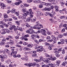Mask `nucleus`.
Instances as JSON below:
<instances>
[{"mask_svg": "<svg viewBox=\"0 0 67 67\" xmlns=\"http://www.w3.org/2000/svg\"><path fill=\"white\" fill-rule=\"evenodd\" d=\"M47 33L48 35H50L52 34V32H51L47 31Z\"/></svg>", "mask_w": 67, "mask_h": 67, "instance_id": "19", "label": "nucleus"}, {"mask_svg": "<svg viewBox=\"0 0 67 67\" xmlns=\"http://www.w3.org/2000/svg\"><path fill=\"white\" fill-rule=\"evenodd\" d=\"M16 23L18 25H20V21H17L16 22Z\"/></svg>", "mask_w": 67, "mask_h": 67, "instance_id": "51", "label": "nucleus"}, {"mask_svg": "<svg viewBox=\"0 0 67 67\" xmlns=\"http://www.w3.org/2000/svg\"><path fill=\"white\" fill-rule=\"evenodd\" d=\"M45 67H49V64L48 65L47 64H45Z\"/></svg>", "mask_w": 67, "mask_h": 67, "instance_id": "47", "label": "nucleus"}, {"mask_svg": "<svg viewBox=\"0 0 67 67\" xmlns=\"http://www.w3.org/2000/svg\"><path fill=\"white\" fill-rule=\"evenodd\" d=\"M48 48L50 50H51L52 49V46L51 45H50L48 47Z\"/></svg>", "mask_w": 67, "mask_h": 67, "instance_id": "38", "label": "nucleus"}, {"mask_svg": "<svg viewBox=\"0 0 67 67\" xmlns=\"http://www.w3.org/2000/svg\"><path fill=\"white\" fill-rule=\"evenodd\" d=\"M54 8L55 9H57V8H59V7L58 6H57V5H55L54 6Z\"/></svg>", "mask_w": 67, "mask_h": 67, "instance_id": "54", "label": "nucleus"}, {"mask_svg": "<svg viewBox=\"0 0 67 67\" xmlns=\"http://www.w3.org/2000/svg\"><path fill=\"white\" fill-rule=\"evenodd\" d=\"M31 53L32 54H35V53H36V51H31Z\"/></svg>", "mask_w": 67, "mask_h": 67, "instance_id": "48", "label": "nucleus"}, {"mask_svg": "<svg viewBox=\"0 0 67 67\" xmlns=\"http://www.w3.org/2000/svg\"><path fill=\"white\" fill-rule=\"evenodd\" d=\"M33 1L32 0H28L27 1V2L28 3H31V2H32Z\"/></svg>", "mask_w": 67, "mask_h": 67, "instance_id": "31", "label": "nucleus"}, {"mask_svg": "<svg viewBox=\"0 0 67 67\" xmlns=\"http://www.w3.org/2000/svg\"><path fill=\"white\" fill-rule=\"evenodd\" d=\"M35 37H36L37 38H40V36H39L38 35H36L35 36Z\"/></svg>", "mask_w": 67, "mask_h": 67, "instance_id": "36", "label": "nucleus"}, {"mask_svg": "<svg viewBox=\"0 0 67 67\" xmlns=\"http://www.w3.org/2000/svg\"><path fill=\"white\" fill-rule=\"evenodd\" d=\"M62 53L63 54H64L65 53V49H63L62 51Z\"/></svg>", "mask_w": 67, "mask_h": 67, "instance_id": "34", "label": "nucleus"}, {"mask_svg": "<svg viewBox=\"0 0 67 67\" xmlns=\"http://www.w3.org/2000/svg\"><path fill=\"white\" fill-rule=\"evenodd\" d=\"M39 46L37 45L36 47H35V49H37V48H39Z\"/></svg>", "mask_w": 67, "mask_h": 67, "instance_id": "49", "label": "nucleus"}, {"mask_svg": "<svg viewBox=\"0 0 67 67\" xmlns=\"http://www.w3.org/2000/svg\"><path fill=\"white\" fill-rule=\"evenodd\" d=\"M15 5H19L20 4V2H17L15 3Z\"/></svg>", "mask_w": 67, "mask_h": 67, "instance_id": "24", "label": "nucleus"}, {"mask_svg": "<svg viewBox=\"0 0 67 67\" xmlns=\"http://www.w3.org/2000/svg\"><path fill=\"white\" fill-rule=\"evenodd\" d=\"M54 34H55V35H58L59 34V33L57 32H54Z\"/></svg>", "mask_w": 67, "mask_h": 67, "instance_id": "42", "label": "nucleus"}, {"mask_svg": "<svg viewBox=\"0 0 67 67\" xmlns=\"http://www.w3.org/2000/svg\"><path fill=\"white\" fill-rule=\"evenodd\" d=\"M60 61H57L56 62L57 64L56 65H57V66H59V64H60Z\"/></svg>", "mask_w": 67, "mask_h": 67, "instance_id": "18", "label": "nucleus"}, {"mask_svg": "<svg viewBox=\"0 0 67 67\" xmlns=\"http://www.w3.org/2000/svg\"><path fill=\"white\" fill-rule=\"evenodd\" d=\"M15 13L16 14V15L17 16H19V12H16V13Z\"/></svg>", "mask_w": 67, "mask_h": 67, "instance_id": "43", "label": "nucleus"}, {"mask_svg": "<svg viewBox=\"0 0 67 67\" xmlns=\"http://www.w3.org/2000/svg\"><path fill=\"white\" fill-rule=\"evenodd\" d=\"M33 29H35V26L34 27L32 26H32L28 30L26 31V32L27 33H28V34H33V33H35V32L34 30H33Z\"/></svg>", "mask_w": 67, "mask_h": 67, "instance_id": "1", "label": "nucleus"}, {"mask_svg": "<svg viewBox=\"0 0 67 67\" xmlns=\"http://www.w3.org/2000/svg\"><path fill=\"white\" fill-rule=\"evenodd\" d=\"M56 59V58L55 57H54L53 58H52V57L51 58V60H55Z\"/></svg>", "mask_w": 67, "mask_h": 67, "instance_id": "22", "label": "nucleus"}, {"mask_svg": "<svg viewBox=\"0 0 67 67\" xmlns=\"http://www.w3.org/2000/svg\"><path fill=\"white\" fill-rule=\"evenodd\" d=\"M30 17L27 18L26 19V21L27 22H29L30 21H31V19L33 17V14L30 15Z\"/></svg>", "mask_w": 67, "mask_h": 67, "instance_id": "5", "label": "nucleus"}, {"mask_svg": "<svg viewBox=\"0 0 67 67\" xmlns=\"http://www.w3.org/2000/svg\"><path fill=\"white\" fill-rule=\"evenodd\" d=\"M49 67H54V65L52 64H49Z\"/></svg>", "mask_w": 67, "mask_h": 67, "instance_id": "25", "label": "nucleus"}, {"mask_svg": "<svg viewBox=\"0 0 67 67\" xmlns=\"http://www.w3.org/2000/svg\"><path fill=\"white\" fill-rule=\"evenodd\" d=\"M35 37V35H32L31 36L32 39V40H34V38Z\"/></svg>", "mask_w": 67, "mask_h": 67, "instance_id": "33", "label": "nucleus"}, {"mask_svg": "<svg viewBox=\"0 0 67 67\" xmlns=\"http://www.w3.org/2000/svg\"><path fill=\"white\" fill-rule=\"evenodd\" d=\"M63 35H59V38H62V37H63Z\"/></svg>", "mask_w": 67, "mask_h": 67, "instance_id": "40", "label": "nucleus"}, {"mask_svg": "<svg viewBox=\"0 0 67 67\" xmlns=\"http://www.w3.org/2000/svg\"><path fill=\"white\" fill-rule=\"evenodd\" d=\"M41 34L42 35H43L44 36H46L47 35L46 34V31H45V30L44 29H42L41 30Z\"/></svg>", "mask_w": 67, "mask_h": 67, "instance_id": "4", "label": "nucleus"}, {"mask_svg": "<svg viewBox=\"0 0 67 67\" xmlns=\"http://www.w3.org/2000/svg\"><path fill=\"white\" fill-rule=\"evenodd\" d=\"M16 28L15 27L14 29V30L15 31H16V30H19V27L18 26L16 27Z\"/></svg>", "mask_w": 67, "mask_h": 67, "instance_id": "29", "label": "nucleus"}, {"mask_svg": "<svg viewBox=\"0 0 67 67\" xmlns=\"http://www.w3.org/2000/svg\"><path fill=\"white\" fill-rule=\"evenodd\" d=\"M10 45H13V44H14V41L10 40Z\"/></svg>", "mask_w": 67, "mask_h": 67, "instance_id": "10", "label": "nucleus"}, {"mask_svg": "<svg viewBox=\"0 0 67 67\" xmlns=\"http://www.w3.org/2000/svg\"><path fill=\"white\" fill-rule=\"evenodd\" d=\"M62 48H59L58 49V52H61V51H62Z\"/></svg>", "mask_w": 67, "mask_h": 67, "instance_id": "56", "label": "nucleus"}, {"mask_svg": "<svg viewBox=\"0 0 67 67\" xmlns=\"http://www.w3.org/2000/svg\"><path fill=\"white\" fill-rule=\"evenodd\" d=\"M13 19H14V20H18V19H17V18L16 17H13Z\"/></svg>", "mask_w": 67, "mask_h": 67, "instance_id": "50", "label": "nucleus"}, {"mask_svg": "<svg viewBox=\"0 0 67 67\" xmlns=\"http://www.w3.org/2000/svg\"><path fill=\"white\" fill-rule=\"evenodd\" d=\"M8 37L9 38H13V37L11 36H8Z\"/></svg>", "mask_w": 67, "mask_h": 67, "instance_id": "63", "label": "nucleus"}, {"mask_svg": "<svg viewBox=\"0 0 67 67\" xmlns=\"http://www.w3.org/2000/svg\"><path fill=\"white\" fill-rule=\"evenodd\" d=\"M51 10V8H47V11H49Z\"/></svg>", "mask_w": 67, "mask_h": 67, "instance_id": "61", "label": "nucleus"}, {"mask_svg": "<svg viewBox=\"0 0 67 67\" xmlns=\"http://www.w3.org/2000/svg\"><path fill=\"white\" fill-rule=\"evenodd\" d=\"M33 46V45L32 44L30 43L28 44L27 45V47H30V48H31V47H32Z\"/></svg>", "mask_w": 67, "mask_h": 67, "instance_id": "11", "label": "nucleus"}, {"mask_svg": "<svg viewBox=\"0 0 67 67\" xmlns=\"http://www.w3.org/2000/svg\"><path fill=\"white\" fill-rule=\"evenodd\" d=\"M4 25L6 27H8V25L7 24H4Z\"/></svg>", "mask_w": 67, "mask_h": 67, "instance_id": "46", "label": "nucleus"}, {"mask_svg": "<svg viewBox=\"0 0 67 67\" xmlns=\"http://www.w3.org/2000/svg\"><path fill=\"white\" fill-rule=\"evenodd\" d=\"M37 14L38 15H39V16H42V15H43V13H42V12H41L40 11H37Z\"/></svg>", "mask_w": 67, "mask_h": 67, "instance_id": "7", "label": "nucleus"}, {"mask_svg": "<svg viewBox=\"0 0 67 67\" xmlns=\"http://www.w3.org/2000/svg\"><path fill=\"white\" fill-rule=\"evenodd\" d=\"M24 37H26H26H29V35L27 34L24 35Z\"/></svg>", "mask_w": 67, "mask_h": 67, "instance_id": "35", "label": "nucleus"}, {"mask_svg": "<svg viewBox=\"0 0 67 67\" xmlns=\"http://www.w3.org/2000/svg\"><path fill=\"white\" fill-rule=\"evenodd\" d=\"M36 21V19H31V21L33 22H35V21Z\"/></svg>", "mask_w": 67, "mask_h": 67, "instance_id": "27", "label": "nucleus"}, {"mask_svg": "<svg viewBox=\"0 0 67 67\" xmlns=\"http://www.w3.org/2000/svg\"><path fill=\"white\" fill-rule=\"evenodd\" d=\"M66 26H67V24H64L63 25V27H64L65 28Z\"/></svg>", "mask_w": 67, "mask_h": 67, "instance_id": "60", "label": "nucleus"}, {"mask_svg": "<svg viewBox=\"0 0 67 67\" xmlns=\"http://www.w3.org/2000/svg\"><path fill=\"white\" fill-rule=\"evenodd\" d=\"M39 26H40V27H38L37 29V30H40L41 27H43V25L42 24H39Z\"/></svg>", "mask_w": 67, "mask_h": 67, "instance_id": "14", "label": "nucleus"}, {"mask_svg": "<svg viewBox=\"0 0 67 67\" xmlns=\"http://www.w3.org/2000/svg\"><path fill=\"white\" fill-rule=\"evenodd\" d=\"M46 55V57H49V58L47 59H45L44 60H43V62H45L46 63H48V61L50 59H51V57H52V55H49L47 54L46 53L45 54Z\"/></svg>", "mask_w": 67, "mask_h": 67, "instance_id": "2", "label": "nucleus"}, {"mask_svg": "<svg viewBox=\"0 0 67 67\" xmlns=\"http://www.w3.org/2000/svg\"><path fill=\"white\" fill-rule=\"evenodd\" d=\"M6 62L7 63V64H9V63H10L11 62V60H10L8 59L6 61Z\"/></svg>", "mask_w": 67, "mask_h": 67, "instance_id": "28", "label": "nucleus"}, {"mask_svg": "<svg viewBox=\"0 0 67 67\" xmlns=\"http://www.w3.org/2000/svg\"><path fill=\"white\" fill-rule=\"evenodd\" d=\"M21 18L23 20H24L26 19V17H25V16L23 14H21Z\"/></svg>", "mask_w": 67, "mask_h": 67, "instance_id": "8", "label": "nucleus"}, {"mask_svg": "<svg viewBox=\"0 0 67 67\" xmlns=\"http://www.w3.org/2000/svg\"><path fill=\"white\" fill-rule=\"evenodd\" d=\"M32 56H33V57H36V56H37V54L35 53L34 54L32 55Z\"/></svg>", "mask_w": 67, "mask_h": 67, "instance_id": "41", "label": "nucleus"}, {"mask_svg": "<svg viewBox=\"0 0 67 67\" xmlns=\"http://www.w3.org/2000/svg\"><path fill=\"white\" fill-rule=\"evenodd\" d=\"M19 29V30L20 31H21V32H23V30H22V29L21 28H19V27H18Z\"/></svg>", "mask_w": 67, "mask_h": 67, "instance_id": "52", "label": "nucleus"}, {"mask_svg": "<svg viewBox=\"0 0 67 67\" xmlns=\"http://www.w3.org/2000/svg\"><path fill=\"white\" fill-rule=\"evenodd\" d=\"M66 64H67V62L65 61L63 63L62 65H63V66H65V65H66Z\"/></svg>", "mask_w": 67, "mask_h": 67, "instance_id": "23", "label": "nucleus"}, {"mask_svg": "<svg viewBox=\"0 0 67 67\" xmlns=\"http://www.w3.org/2000/svg\"><path fill=\"white\" fill-rule=\"evenodd\" d=\"M26 27H27L29 28L30 26V25H29V24H28L26 23Z\"/></svg>", "mask_w": 67, "mask_h": 67, "instance_id": "32", "label": "nucleus"}, {"mask_svg": "<svg viewBox=\"0 0 67 67\" xmlns=\"http://www.w3.org/2000/svg\"><path fill=\"white\" fill-rule=\"evenodd\" d=\"M42 3V4H43V5H48L49 4V3H47L46 4V3L44 2H43Z\"/></svg>", "mask_w": 67, "mask_h": 67, "instance_id": "21", "label": "nucleus"}, {"mask_svg": "<svg viewBox=\"0 0 67 67\" xmlns=\"http://www.w3.org/2000/svg\"><path fill=\"white\" fill-rule=\"evenodd\" d=\"M0 27L2 29H3L4 28V26L2 25H0Z\"/></svg>", "mask_w": 67, "mask_h": 67, "instance_id": "53", "label": "nucleus"}, {"mask_svg": "<svg viewBox=\"0 0 67 67\" xmlns=\"http://www.w3.org/2000/svg\"><path fill=\"white\" fill-rule=\"evenodd\" d=\"M33 9L34 11H36V10H37V9L36 7H34Z\"/></svg>", "mask_w": 67, "mask_h": 67, "instance_id": "57", "label": "nucleus"}, {"mask_svg": "<svg viewBox=\"0 0 67 67\" xmlns=\"http://www.w3.org/2000/svg\"><path fill=\"white\" fill-rule=\"evenodd\" d=\"M51 37L52 38L53 40H55L56 39V37H55V36L52 35L51 36Z\"/></svg>", "mask_w": 67, "mask_h": 67, "instance_id": "26", "label": "nucleus"}, {"mask_svg": "<svg viewBox=\"0 0 67 67\" xmlns=\"http://www.w3.org/2000/svg\"><path fill=\"white\" fill-rule=\"evenodd\" d=\"M12 28L13 29H14V28L16 27L14 25H13L12 26Z\"/></svg>", "mask_w": 67, "mask_h": 67, "instance_id": "55", "label": "nucleus"}, {"mask_svg": "<svg viewBox=\"0 0 67 67\" xmlns=\"http://www.w3.org/2000/svg\"><path fill=\"white\" fill-rule=\"evenodd\" d=\"M48 14L49 15L51 18H53V17H54V13L53 12L51 13L49 12H48Z\"/></svg>", "mask_w": 67, "mask_h": 67, "instance_id": "6", "label": "nucleus"}, {"mask_svg": "<svg viewBox=\"0 0 67 67\" xmlns=\"http://www.w3.org/2000/svg\"><path fill=\"white\" fill-rule=\"evenodd\" d=\"M4 18H9L8 16V15L6 14H4Z\"/></svg>", "mask_w": 67, "mask_h": 67, "instance_id": "17", "label": "nucleus"}, {"mask_svg": "<svg viewBox=\"0 0 67 67\" xmlns=\"http://www.w3.org/2000/svg\"><path fill=\"white\" fill-rule=\"evenodd\" d=\"M16 10L15 9H13L12 10V13H15L16 12Z\"/></svg>", "mask_w": 67, "mask_h": 67, "instance_id": "15", "label": "nucleus"}, {"mask_svg": "<svg viewBox=\"0 0 67 67\" xmlns=\"http://www.w3.org/2000/svg\"><path fill=\"white\" fill-rule=\"evenodd\" d=\"M13 54L14 57L15 58V57H17V56L16 55V53H17V51H15L14 52H13Z\"/></svg>", "mask_w": 67, "mask_h": 67, "instance_id": "9", "label": "nucleus"}, {"mask_svg": "<svg viewBox=\"0 0 67 67\" xmlns=\"http://www.w3.org/2000/svg\"><path fill=\"white\" fill-rule=\"evenodd\" d=\"M43 4H40L39 6V8H42L43 7Z\"/></svg>", "mask_w": 67, "mask_h": 67, "instance_id": "37", "label": "nucleus"}, {"mask_svg": "<svg viewBox=\"0 0 67 67\" xmlns=\"http://www.w3.org/2000/svg\"><path fill=\"white\" fill-rule=\"evenodd\" d=\"M4 51L6 52V53H7L8 54H9V53H10V51H9V49H5Z\"/></svg>", "mask_w": 67, "mask_h": 67, "instance_id": "13", "label": "nucleus"}, {"mask_svg": "<svg viewBox=\"0 0 67 67\" xmlns=\"http://www.w3.org/2000/svg\"><path fill=\"white\" fill-rule=\"evenodd\" d=\"M38 26H39V25L36 24L35 25V29H37L38 27Z\"/></svg>", "mask_w": 67, "mask_h": 67, "instance_id": "30", "label": "nucleus"}, {"mask_svg": "<svg viewBox=\"0 0 67 67\" xmlns=\"http://www.w3.org/2000/svg\"><path fill=\"white\" fill-rule=\"evenodd\" d=\"M4 57V56H3V55H0V58H4V57Z\"/></svg>", "mask_w": 67, "mask_h": 67, "instance_id": "44", "label": "nucleus"}, {"mask_svg": "<svg viewBox=\"0 0 67 67\" xmlns=\"http://www.w3.org/2000/svg\"><path fill=\"white\" fill-rule=\"evenodd\" d=\"M34 13L33 12H32V9H30L29 10V11L26 12V13H25L24 14L26 16L28 15H32Z\"/></svg>", "mask_w": 67, "mask_h": 67, "instance_id": "3", "label": "nucleus"}, {"mask_svg": "<svg viewBox=\"0 0 67 67\" xmlns=\"http://www.w3.org/2000/svg\"><path fill=\"white\" fill-rule=\"evenodd\" d=\"M40 58L41 60H43V57L40 56Z\"/></svg>", "mask_w": 67, "mask_h": 67, "instance_id": "45", "label": "nucleus"}, {"mask_svg": "<svg viewBox=\"0 0 67 67\" xmlns=\"http://www.w3.org/2000/svg\"><path fill=\"white\" fill-rule=\"evenodd\" d=\"M3 56H4L3 57L4 58H3V59H5V58H8V56L7 55H3Z\"/></svg>", "mask_w": 67, "mask_h": 67, "instance_id": "39", "label": "nucleus"}, {"mask_svg": "<svg viewBox=\"0 0 67 67\" xmlns=\"http://www.w3.org/2000/svg\"><path fill=\"white\" fill-rule=\"evenodd\" d=\"M54 43H56V39H54L53 40Z\"/></svg>", "mask_w": 67, "mask_h": 67, "instance_id": "64", "label": "nucleus"}, {"mask_svg": "<svg viewBox=\"0 0 67 67\" xmlns=\"http://www.w3.org/2000/svg\"><path fill=\"white\" fill-rule=\"evenodd\" d=\"M4 29V31L6 32V33H10V31H9V30L7 29Z\"/></svg>", "mask_w": 67, "mask_h": 67, "instance_id": "16", "label": "nucleus"}, {"mask_svg": "<svg viewBox=\"0 0 67 67\" xmlns=\"http://www.w3.org/2000/svg\"><path fill=\"white\" fill-rule=\"evenodd\" d=\"M50 45V44H49V43H46L45 44L46 46H49V45Z\"/></svg>", "mask_w": 67, "mask_h": 67, "instance_id": "62", "label": "nucleus"}, {"mask_svg": "<svg viewBox=\"0 0 67 67\" xmlns=\"http://www.w3.org/2000/svg\"><path fill=\"white\" fill-rule=\"evenodd\" d=\"M26 8H23L22 9V11L23 13H25L26 12Z\"/></svg>", "mask_w": 67, "mask_h": 67, "instance_id": "20", "label": "nucleus"}, {"mask_svg": "<svg viewBox=\"0 0 67 67\" xmlns=\"http://www.w3.org/2000/svg\"><path fill=\"white\" fill-rule=\"evenodd\" d=\"M5 30V29H4L2 30V31H4L2 32L1 33V34H5L6 33V32H5V31L4 30Z\"/></svg>", "mask_w": 67, "mask_h": 67, "instance_id": "12", "label": "nucleus"}, {"mask_svg": "<svg viewBox=\"0 0 67 67\" xmlns=\"http://www.w3.org/2000/svg\"><path fill=\"white\" fill-rule=\"evenodd\" d=\"M25 7H29L30 5L29 4H25Z\"/></svg>", "mask_w": 67, "mask_h": 67, "instance_id": "59", "label": "nucleus"}, {"mask_svg": "<svg viewBox=\"0 0 67 67\" xmlns=\"http://www.w3.org/2000/svg\"><path fill=\"white\" fill-rule=\"evenodd\" d=\"M55 53V54H59V52L57 51H55L54 52Z\"/></svg>", "mask_w": 67, "mask_h": 67, "instance_id": "58", "label": "nucleus"}]
</instances>
